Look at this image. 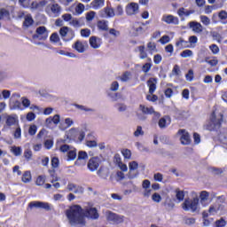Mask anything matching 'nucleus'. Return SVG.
<instances>
[{
  "instance_id": "nucleus-61",
  "label": "nucleus",
  "mask_w": 227,
  "mask_h": 227,
  "mask_svg": "<svg viewBox=\"0 0 227 227\" xmlns=\"http://www.w3.org/2000/svg\"><path fill=\"white\" fill-rule=\"evenodd\" d=\"M121 153H122L124 159L129 160L132 157V152H130V150H129V149H123L121 151Z\"/></svg>"
},
{
  "instance_id": "nucleus-52",
  "label": "nucleus",
  "mask_w": 227,
  "mask_h": 227,
  "mask_svg": "<svg viewBox=\"0 0 227 227\" xmlns=\"http://www.w3.org/2000/svg\"><path fill=\"white\" fill-rule=\"evenodd\" d=\"M45 184V176H38L35 180V185L42 187Z\"/></svg>"
},
{
  "instance_id": "nucleus-47",
  "label": "nucleus",
  "mask_w": 227,
  "mask_h": 227,
  "mask_svg": "<svg viewBox=\"0 0 227 227\" xmlns=\"http://www.w3.org/2000/svg\"><path fill=\"white\" fill-rule=\"evenodd\" d=\"M73 106H74V107H75L76 109H79V111H85V113L93 112V109L88 108L87 106H82V105L73 104Z\"/></svg>"
},
{
  "instance_id": "nucleus-7",
  "label": "nucleus",
  "mask_w": 227,
  "mask_h": 227,
  "mask_svg": "<svg viewBox=\"0 0 227 227\" xmlns=\"http://www.w3.org/2000/svg\"><path fill=\"white\" fill-rule=\"evenodd\" d=\"M4 118L5 120L6 127H13V125H19V116L15 114H4Z\"/></svg>"
},
{
  "instance_id": "nucleus-24",
  "label": "nucleus",
  "mask_w": 227,
  "mask_h": 227,
  "mask_svg": "<svg viewBox=\"0 0 227 227\" xmlns=\"http://www.w3.org/2000/svg\"><path fill=\"white\" fill-rule=\"evenodd\" d=\"M97 175L99 176V178H103V180H107V176H109V169L101 167L98 170Z\"/></svg>"
},
{
  "instance_id": "nucleus-9",
  "label": "nucleus",
  "mask_w": 227,
  "mask_h": 227,
  "mask_svg": "<svg viewBox=\"0 0 227 227\" xmlns=\"http://www.w3.org/2000/svg\"><path fill=\"white\" fill-rule=\"evenodd\" d=\"M129 171L128 173V178H129V180H134V178L137 176V172L134 171L139 168V163H137V161H130L129 163Z\"/></svg>"
},
{
  "instance_id": "nucleus-30",
  "label": "nucleus",
  "mask_w": 227,
  "mask_h": 227,
  "mask_svg": "<svg viewBox=\"0 0 227 227\" xmlns=\"http://www.w3.org/2000/svg\"><path fill=\"white\" fill-rule=\"evenodd\" d=\"M210 196V193L207 191L200 192V199L201 205H205L206 201H208V198Z\"/></svg>"
},
{
  "instance_id": "nucleus-53",
  "label": "nucleus",
  "mask_w": 227,
  "mask_h": 227,
  "mask_svg": "<svg viewBox=\"0 0 227 227\" xmlns=\"http://www.w3.org/2000/svg\"><path fill=\"white\" fill-rule=\"evenodd\" d=\"M193 52L191 50H184L180 53L181 58H192L193 56Z\"/></svg>"
},
{
  "instance_id": "nucleus-21",
  "label": "nucleus",
  "mask_w": 227,
  "mask_h": 227,
  "mask_svg": "<svg viewBox=\"0 0 227 227\" xmlns=\"http://www.w3.org/2000/svg\"><path fill=\"white\" fill-rule=\"evenodd\" d=\"M189 26L194 33H202L203 32V26L201 25V23H200L198 21H191L189 23Z\"/></svg>"
},
{
  "instance_id": "nucleus-57",
  "label": "nucleus",
  "mask_w": 227,
  "mask_h": 227,
  "mask_svg": "<svg viewBox=\"0 0 227 227\" xmlns=\"http://www.w3.org/2000/svg\"><path fill=\"white\" fill-rule=\"evenodd\" d=\"M84 8L85 7L82 3L78 4L75 7V13L81 15L84 12Z\"/></svg>"
},
{
  "instance_id": "nucleus-38",
  "label": "nucleus",
  "mask_w": 227,
  "mask_h": 227,
  "mask_svg": "<svg viewBox=\"0 0 227 227\" xmlns=\"http://www.w3.org/2000/svg\"><path fill=\"white\" fill-rule=\"evenodd\" d=\"M219 141L223 143V145H227V129H223L221 131V133L218 135Z\"/></svg>"
},
{
  "instance_id": "nucleus-63",
  "label": "nucleus",
  "mask_w": 227,
  "mask_h": 227,
  "mask_svg": "<svg viewBox=\"0 0 227 227\" xmlns=\"http://www.w3.org/2000/svg\"><path fill=\"white\" fill-rule=\"evenodd\" d=\"M24 157L27 160H31V158L33 157V151H31V149L25 150Z\"/></svg>"
},
{
  "instance_id": "nucleus-11",
  "label": "nucleus",
  "mask_w": 227,
  "mask_h": 227,
  "mask_svg": "<svg viewBox=\"0 0 227 227\" xmlns=\"http://www.w3.org/2000/svg\"><path fill=\"white\" fill-rule=\"evenodd\" d=\"M161 20L162 22H165V24H173L174 26H178V24H180L178 17L173 16L171 14L163 15Z\"/></svg>"
},
{
  "instance_id": "nucleus-59",
  "label": "nucleus",
  "mask_w": 227,
  "mask_h": 227,
  "mask_svg": "<svg viewBox=\"0 0 227 227\" xmlns=\"http://www.w3.org/2000/svg\"><path fill=\"white\" fill-rule=\"evenodd\" d=\"M150 70H152V63H150V62L145 63L142 67V72H144V74H148V72H150Z\"/></svg>"
},
{
  "instance_id": "nucleus-62",
  "label": "nucleus",
  "mask_w": 227,
  "mask_h": 227,
  "mask_svg": "<svg viewBox=\"0 0 227 227\" xmlns=\"http://www.w3.org/2000/svg\"><path fill=\"white\" fill-rule=\"evenodd\" d=\"M152 200L153 201H154V203H160V201H162V197L160 196V194L155 192L154 194H153Z\"/></svg>"
},
{
  "instance_id": "nucleus-34",
  "label": "nucleus",
  "mask_w": 227,
  "mask_h": 227,
  "mask_svg": "<svg viewBox=\"0 0 227 227\" xmlns=\"http://www.w3.org/2000/svg\"><path fill=\"white\" fill-rule=\"evenodd\" d=\"M60 121L59 114H55L53 117H49L46 119V123L49 125L50 123H54V125H58Z\"/></svg>"
},
{
  "instance_id": "nucleus-31",
  "label": "nucleus",
  "mask_w": 227,
  "mask_h": 227,
  "mask_svg": "<svg viewBox=\"0 0 227 227\" xmlns=\"http://www.w3.org/2000/svg\"><path fill=\"white\" fill-rule=\"evenodd\" d=\"M78 134H79V129L73 128L68 130L67 137H69L70 139H77Z\"/></svg>"
},
{
  "instance_id": "nucleus-46",
  "label": "nucleus",
  "mask_w": 227,
  "mask_h": 227,
  "mask_svg": "<svg viewBox=\"0 0 227 227\" xmlns=\"http://www.w3.org/2000/svg\"><path fill=\"white\" fill-rule=\"evenodd\" d=\"M21 180L24 184H29L31 182V172L30 171H26L24 172Z\"/></svg>"
},
{
  "instance_id": "nucleus-1",
  "label": "nucleus",
  "mask_w": 227,
  "mask_h": 227,
  "mask_svg": "<svg viewBox=\"0 0 227 227\" xmlns=\"http://www.w3.org/2000/svg\"><path fill=\"white\" fill-rule=\"evenodd\" d=\"M69 224L71 226H84L86 220L82 215V208L80 206L74 205L66 210Z\"/></svg>"
},
{
  "instance_id": "nucleus-39",
  "label": "nucleus",
  "mask_w": 227,
  "mask_h": 227,
  "mask_svg": "<svg viewBox=\"0 0 227 227\" xmlns=\"http://www.w3.org/2000/svg\"><path fill=\"white\" fill-rule=\"evenodd\" d=\"M73 48H74V50L80 53H82L85 51L84 44H82V43L81 41H76L74 45L73 46Z\"/></svg>"
},
{
  "instance_id": "nucleus-33",
  "label": "nucleus",
  "mask_w": 227,
  "mask_h": 227,
  "mask_svg": "<svg viewBox=\"0 0 227 227\" xmlns=\"http://www.w3.org/2000/svg\"><path fill=\"white\" fill-rule=\"evenodd\" d=\"M77 159V150L72 147L67 153V160H75Z\"/></svg>"
},
{
  "instance_id": "nucleus-12",
  "label": "nucleus",
  "mask_w": 227,
  "mask_h": 227,
  "mask_svg": "<svg viewBox=\"0 0 227 227\" xmlns=\"http://www.w3.org/2000/svg\"><path fill=\"white\" fill-rule=\"evenodd\" d=\"M30 208H43V210H51V204L42 201H32L28 204Z\"/></svg>"
},
{
  "instance_id": "nucleus-18",
  "label": "nucleus",
  "mask_w": 227,
  "mask_h": 227,
  "mask_svg": "<svg viewBox=\"0 0 227 227\" xmlns=\"http://www.w3.org/2000/svg\"><path fill=\"white\" fill-rule=\"evenodd\" d=\"M86 160H88V153L84 151H80L75 164L77 166H86Z\"/></svg>"
},
{
  "instance_id": "nucleus-55",
  "label": "nucleus",
  "mask_w": 227,
  "mask_h": 227,
  "mask_svg": "<svg viewBox=\"0 0 227 227\" xmlns=\"http://www.w3.org/2000/svg\"><path fill=\"white\" fill-rule=\"evenodd\" d=\"M95 15H97V12L90 11L89 12L86 13V20L87 22H91V20H93V19H95Z\"/></svg>"
},
{
  "instance_id": "nucleus-40",
  "label": "nucleus",
  "mask_w": 227,
  "mask_h": 227,
  "mask_svg": "<svg viewBox=\"0 0 227 227\" xmlns=\"http://www.w3.org/2000/svg\"><path fill=\"white\" fill-rule=\"evenodd\" d=\"M10 106H11V109H13V110L19 109L20 111H22V103H20V101L19 100L12 101L10 103Z\"/></svg>"
},
{
  "instance_id": "nucleus-26",
  "label": "nucleus",
  "mask_w": 227,
  "mask_h": 227,
  "mask_svg": "<svg viewBox=\"0 0 227 227\" xmlns=\"http://www.w3.org/2000/svg\"><path fill=\"white\" fill-rule=\"evenodd\" d=\"M175 194H176V198L179 203L184 201V199L185 198V192L180 190V188H176L175 190Z\"/></svg>"
},
{
  "instance_id": "nucleus-25",
  "label": "nucleus",
  "mask_w": 227,
  "mask_h": 227,
  "mask_svg": "<svg viewBox=\"0 0 227 227\" xmlns=\"http://www.w3.org/2000/svg\"><path fill=\"white\" fill-rule=\"evenodd\" d=\"M98 28L100 29V31H109V21L106 20L98 21Z\"/></svg>"
},
{
  "instance_id": "nucleus-17",
  "label": "nucleus",
  "mask_w": 227,
  "mask_h": 227,
  "mask_svg": "<svg viewBox=\"0 0 227 227\" xmlns=\"http://www.w3.org/2000/svg\"><path fill=\"white\" fill-rule=\"evenodd\" d=\"M67 189L69 192H74V194H82L84 192V188L74 183H68Z\"/></svg>"
},
{
  "instance_id": "nucleus-42",
  "label": "nucleus",
  "mask_w": 227,
  "mask_h": 227,
  "mask_svg": "<svg viewBox=\"0 0 227 227\" xmlns=\"http://www.w3.org/2000/svg\"><path fill=\"white\" fill-rule=\"evenodd\" d=\"M11 152L15 157H20L22 155V148L20 146H12Z\"/></svg>"
},
{
  "instance_id": "nucleus-64",
  "label": "nucleus",
  "mask_w": 227,
  "mask_h": 227,
  "mask_svg": "<svg viewBox=\"0 0 227 227\" xmlns=\"http://www.w3.org/2000/svg\"><path fill=\"white\" fill-rule=\"evenodd\" d=\"M226 226V220L223 218H221L220 220L215 221V227H224Z\"/></svg>"
},
{
  "instance_id": "nucleus-37",
  "label": "nucleus",
  "mask_w": 227,
  "mask_h": 227,
  "mask_svg": "<svg viewBox=\"0 0 227 227\" xmlns=\"http://www.w3.org/2000/svg\"><path fill=\"white\" fill-rule=\"evenodd\" d=\"M33 22H35V20H33V17L31 16V14H28L25 16L23 26L24 27H29V26H33Z\"/></svg>"
},
{
  "instance_id": "nucleus-43",
  "label": "nucleus",
  "mask_w": 227,
  "mask_h": 227,
  "mask_svg": "<svg viewBox=\"0 0 227 227\" xmlns=\"http://www.w3.org/2000/svg\"><path fill=\"white\" fill-rule=\"evenodd\" d=\"M10 19V11L6 9H1L0 10V20H8Z\"/></svg>"
},
{
  "instance_id": "nucleus-16",
  "label": "nucleus",
  "mask_w": 227,
  "mask_h": 227,
  "mask_svg": "<svg viewBox=\"0 0 227 227\" xmlns=\"http://www.w3.org/2000/svg\"><path fill=\"white\" fill-rule=\"evenodd\" d=\"M100 17L103 19H113L116 13H114V9L111 7H105L103 10L99 12Z\"/></svg>"
},
{
  "instance_id": "nucleus-4",
  "label": "nucleus",
  "mask_w": 227,
  "mask_h": 227,
  "mask_svg": "<svg viewBox=\"0 0 227 227\" xmlns=\"http://www.w3.org/2000/svg\"><path fill=\"white\" fill-rule=\"evenodd\" d=\"M59 35L64 42H70L71 40H74L75 32L68 27H62L59 29Z\"/></svg>"
},
{
  "instance_id": "nucleus-56",
  "label": "nucleus",
  "mask_w": 227,
  "mask_h": 227,
  "mask_svg": "<svg viewBox=\"0 0 227 227\" xmlns=\"http://www.w3.org/2000/svg\"><path fill=\"white\" fill-rule=\"evenodd\" d=\"M21 104L23 107L27 108L31 106V100H29L27 98L23 97L21 98Z\"/></svg>"
},
{
  "instance_id": "nucleus-10",
  "label": "nucleus",
  "mask_w": 227,
  "mask_h": 227,
  "mask_svg": "<svg viewBox=\"0 0 227 227\" xmlns=\"http://www.w3.org/2000/svg\"><path fill=\"white\" fill-rule=\"evenodd\" d=\"M84 215L85 217H88V219H98V217H100L97 208L91 207H87L85 208Z\"/></svg>"
},
{
  "instance_id": "nucleus-45",
  "label": "nucleus",
  "mask_w": 227,
  "mask_h": 227,
  "mask_svg": "<svg viewBox=\"0 0 227 227\" xmlns=\"http://www.w3.org/2000/svg\"><path fill=\"white\" fill-rule=\"evenodd\" d=\"M205 62L207 63V65H210V67H216L217 63H219L215 57L206 58Z\"/></svg>"
},
{
  "instance_id": "nucleus-28",
  "label": "nucleus",
  "mask_w": 227,
  "mask_h": 227,
  "mask_svg": "<svg viewBox=\"0 0 227 227\" xmlns=\"http://www.w3.org/2000/svg\"><path fill=\"white\" fill-rule=\"evenodd\" d=\"M192 13H194V11H189L184 7L179 8L177 11V14L180 17H189V15H192Z\"/></svg>"
},
{
  "instance_id": "nucleus-60",
  "label": "nucleus",
  "mask_w": 227,
  "mask_h": 227,
  "mask_svg": "<svg viewBox=\"0 0 227 227\" xmlns=\"http://www.w3.org/2000/svg\"><path fill=\"white\" fill-rule=\"evenodd\" d=\"M200 22L204 24V26H210V18L205 15L200 16Z\"/></svg>"
},
{
  "instance_id": "nucleus-51",
  "label": "nucleus",
  "mask_w": 227,
  "mask_h": 227,
  "mask_svg": "<svg viewBox=\"0 0 227 227\" xmlns=\"http://www.w3.org/2000/svg\"><path fill=\"white\" fill-rule=\"evenodd\" d=\"M70 24L74 27H82V26H83L82 22H81V20H77V18L71 20Z\"/></svg>"
},
{
  "instance_id": "nucleus-23",
  "label": "nucleus",
  "mask_w": 227,
  "mask_h": 227,
  "mask_svg": "<svg viewBox=\"0 0 227 227\" xmlns=\"http://www.w3.org/2000/svg\"><path fill=\"white\" fill-rule=\"evenodd\" d=\"M222 210H224V206L215 204L214 206H210L208 214L209 215H215V214L221 212Z\"/></svg>"
},
{
  "instance_id": "nucleus-22",
  "label": "nucleus",
  "mask_w": 227,
  "mask_h": 227,
  "mask_svg": "<svg viewBox=\"0 0 227 227\" xmlns=\"http://www.w3.org/2000/svg\"><path fill=\"white\" fill-rule=\"evenodd\" d=\"M170 124H171V118H169V116L161 117L158 121V125L160 129H166Z\"/></svg>"
},
{
  "instance_id": "nucleus-20",
  "label": "nucleus",
  "mask_w": 227,
  "mask_h": 227,
  "mask_svg": "<svg viewBox=\"0 0 227 227\" xmlns=\"http://www.w3.org/2000/svg\"><path fill=\"white\" fill-rule=\"evenodd\" d=\"M90 45L92 49H99L100 45H102V39L93 35L90 38Z\"/></svg>"
},
{
  "instance_id": "nucleus-3",
  "label": "nucleus",
  "mask_w": 227,
  "mask_h": 227,
  "mask_svg": "<svg viewBox=\"0 0 227 227\" xmlns=\"http://www.w3.org/2000/svg\"><path fill=\"white\" fill-rule=\"evenodd\" d=\"M221 123H223V114H219V117H215V113L213 112L210 117V122L207 126V130H217L221 128Z\"/></svg>"
},
{
  "instance_id": "nucleus-19",
  "label": "nucleus",
  "mask_w": 227,
  "mask_h": 227,
  "mask_svg": "<svg viewBox=\"0 0 227 227\" xmlns=\"http://www.w3.org/2000/svg\"><path fill=\"white\" fill-rule=\"evenodd\" d=\"M147 86L149 88L150 95H153V93H155V90H157V78H150L147 81Z\"/></svg>"
},
{
  "instance_id": "nucleus-35",
  "label": "nucleus",
  "mask_w": 227,
  "mask_h": 227,
  "mask_svg": "<svg viewBox=\"0 0 227 227\" xmlns=\"http://www.w3.org/2000/svg\"><path fill=\"white\" fill-rule=\"evenodd\" d=\"M138 52L140 59H146V58H148V53H146V48L145 45L138 46Z\"/></svg>"
},
{
  "instance_id": "nucleus-54",
  "label": "nucleus",
  "mask_w": 227,
  "mask_h": 227,
  "mask_svg": "<svg viewBox=\"0 0 227 227\" xmlns=\"http://www.w3.org/2000/svg\"><path fill=\"white\" fill-rule=\"evenodd\" d=\"M116 182H121V180H125V174L120 170H118L115 174Z\"/></svg>"
},
{
  "instance_id": "nucleus-48",
  "label": "nucleus",
  "mask_w": 227,
  "mask_h": 227,
  "mask_svg": "<svg viewBox=\"0 0 227 227\" xmlns=\"http://www.w3.org/2000/svg\"><path fill=\"white\" fill-rule=\"evenodd\" d=\"M13 137L14 139H20L22 137V129H20V126H19V124L13 132Z\"/></svg>"
},
{
  "instance_id": "nucleus-27",
  "label": "nucleus",
  "mask_w": 227,
  "mask_h": 227,
  "mask_svg": "<svg viewBox=\"0 0 227 227\" xmlns=\"http://www.w3.org/2000/svg\"><path fill=\"white\" fill-rule=\"evenodd\" d=\"M105 0H93L90 4L93 10H100L104 6Z\"/></svg>"
},
{
  "instance_id": "nucleus-36",
  "label": "nucleus",
  "mask_w": 227,
  "mask_h": 227,
  "mask_svg": "<svg viewBox=\"0 0 227 227\" xmlns=\"http://www.w3.org/2000/svg\"><path fill=\"white\" fill-rule=\"evenodd\" d=\"M187 43H189L187 41L184 40L183 38H179V40L176 43V47H178L179 49H187V47H189Z\"/></svg>"
},
{
  "instance_id": "nucleus-44",
  "label": "nucleus",
  "mask_w": 227,
  "mask_h": 227,
  "mask_svg": "<svg viewBox=\"0 0 227 227\" xmlns=\"http://www.w3.org/2000/svg\"><path fill=\"white\" fill-rule=\"evenodd\" d=\"M218 19H220V20H222V24H227V12L220 11L218 12Z\"/></svg>"
},
{
  "instance_id": "nucleus-41",
  "label": "nucleus",
  "mask_w": 227,
  "mask_h": 227,
  "mask_svg": "<svg viewBox=\"0 0 227 227\" xmlns=\"http://www.w3.org/2000/svg\"><path fill=\"white\" fill-rule=\"evenodd\" d=\"M131 75L132 74H130V72L127 71L123 74L119 76V79L120 81H121V82H129V81H130Z\"/></svg>"
},
{
  "instance_id": "nucleus-13",
  "label": "nucleus",
  "mask_w": 227,
  "mask_h": 227,
  "mask_svg": "<svg viewBox=\"0 0 227 227\" xmlns=\"http://www.w3.org/2000/svg\"><path fill=\"white\" fill-rule=\"evenodd\" d=\"M88 168L90 171H97L98 168L100 167V158L98 157H93L90 160H89V162L87 164Z\"/></svg>"
},
{
  "instance_id": "nucleus-58",
  "label": "nucleus",
  "mask_w": 227,
  "mask_h": 227,
  "mask_svg": "<svg viewBox=\"0 0 227 227\" xmlns=\"http://www.w3.org/2000/svg\"><path fill=\"white\" fill-rule=\"evenodd\" d=\"M90 35H91V30H90L89 28H82L81 30V36H82L83 38H88L90 37Z\"/></svg>"
},
{
  "instance_id": "nucleus-29",
  "label": "nucleus",
  "mask_w": 227,
  "mask_h": 227,
  "mask_svg": "<svg viewBox=\"0 0 227 227\" xmlns=\"http://www.w3.org/2000/svg\"><path fill=\"white\" fill-rule=\"evenodd\" d=\"M139 110L143 113V114H153V107H148L145 105L139 106Z\"/></svg>"
},
{
  "instance_id": "nucleus-50",
  "label": "nucleus",
  "mask_w": 227,
  "mask_h": 227,
  "mask_svg": "<svg viewBox=\"0 0 227 227\" xmlns=\"http://www.w3.org/2000/svg\"><path fill=\"white\" fill-rule=\"evenodd\" d=\"M147 49L151 54H153V52H157V44L150 42L147 43Z\"/></svg>"
},
{
  "instance_id": "nucleus-15",
  "label": "nucleus",
  "mask_w": 227,
  "mask_h": 227,
  "mask_svg": "<svg viewBox=\"0 0 227 227\" xmlns=\"http://www.w3.org/2000/svg\"><path fill=\"white\" fill-rule=\"evenodd\" d=\"M126 13L127 15H137L139 13V4L137 3H130L126 6Z\"/></svg>"
},
{
  "instance_id": "nucleus-14",
  "label": "nucleus",
  "mask_w": 227,
  "mask_h": 227,
  "mask_svg": "<svg viewBox=\"0 0 227 227\" xmlns=\"http://www.w3.org/2000/svg\"><path fill=\"white\" fill-rule=\"evenodd\" d=\"M180 136L181 145H191V136L185 129H180L177 133Z\"/></svg>"
},
{
  "instance_id": "nucleus-2",
  "label": "nucleus",
  "mask_w": 227,
  "mask_h": 227,
  "mask_svg": "<svg viewBox=\"0 0 227 227\" xmlns=\"http://www.w3.org/2000/svg\"><path fill=\"white\" fill-rule=\"evenodd\" d=\"M200 205V199L194 197L193 199H185L182 204V208L184 212H196Z\"/></svg>"
},
{
  "instance_id": "nucleus-5",
  "label": "nucleus",
  "mask_w": 227,
  "mask_h": 227,
  "mask_svg": "<svg viewBox=\"0 0 227 227\" xmlns=\"http://www.w3.org/2000/svg\"><path fill=\"white\" fill-rule=\"evenodd\" d=\"M106 218L109 223H113L114 224H121L124 221L123 216L111 211L106 212Z\"/></svg>"
},
{
  "instance_id": "nucleus-6",
  "label": "nucleus",
  "mask_w": 227,
  "mask_h": 227,
  "mask_svg": "<svg viewBox=\"0 0 227 227\" xmlns=\"http://www.w3.org/2000/svg\"><path fill=\"white\" fill-rule=\"evenodd\" d=\"M33 38L34 40H47L49 38V30L45 27H38Z\"/></svg>"
},
{
  "instance_id": "nucleus-32",
  "label": "nucleus",
  "mask_w": 227,
  "mask_h": 227,
  "mask_svg": "<svg viewBox=\"0 0 227 227\" xmlns=\"http://www.w3.org/2000/svg\"><path fill=\"white\" fill-rule=\"evenodd\" d=\"M50 42L51 43H59V45H63V43H61V39L59 38V35H58V33L51 34V35L50 36Z\"/></svg>"
},
{
  "instance_id": "nucleus-8",
  "label": "nucleus",
  "mask_w": 227,
  "mask_h": 227,
  "mask_svg": "<svg viewBox=\"0 0 227 227\" xmlns=\"http://www.w3.org/2000/svg\"><path fill=\"white\" fill-rule=\"evenodd\" d=\"M45 11L50 17H58L59 13H61V7L58 4H53L51 5H48Z\"/></svg>"
},
{
  "instance_id": "nucleus-49",
  "label": "nucleus",
  "mask_w": 227,
  "mask_h": 227,
  "mask_svg": "<svg viewBox=\"0 0 227 227\" xmlns=\"http://www.w3.org/2000/svg\"><path fill=\"white\" fill-rule=\"evenodd\" d=\"M115 107L119 113H125V111L128 109L127 105L124 103H117Z\"/></svg>"
}]
</instances>
